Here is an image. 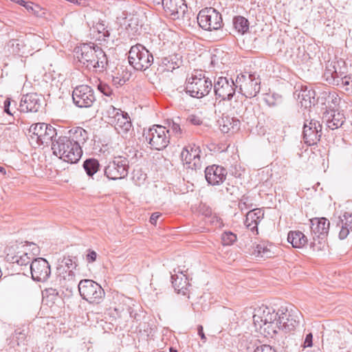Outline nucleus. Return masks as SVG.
Returning a JSON list of instances; mask_svg holds the SVG:
<instances>
[{"label":"nucleus","mask_w":352,"mask_h":352,"mask_svg":"<svg viewBox=\"0 0 352 352\" xmlns=\"http://www.w3.org/2000/svg\"><path fill=\"white\" fill-rule=\"evenodd\" d=\"M75 52L79 67L96 72H102L106 69L108 60L100 47L94 43H83L76 49Z\"/></svg>","instance_id":"obj_1"},{"label":"nucleus","mask_w":352,"mask_h":352,"mask_svg":"<svg viewBox=\"0 0 352 352\" xmlns=\"http://www.w3.org/2000/svg\"><path fill=\"white\" fill-rule=\"evenodd\" d=\"M75 145L71 142L69 137L60 135L55 138L52 143V149L55 155L65 162L71 164L77 163L82 155V151H77Z\"/></svg>","instance_id":"obj_2"},{"label":"nucleus","mask_w":352,"mask_h":352,"mask_svg":"<svg viewBox=\"0 0 352 352\" xmlns=\"http://www.w3.org/2000/svg\"><path fill=\"white\" fill-rule=\"evenodd\" d=\"M278 311L275 312L274 309L270 307L258 309L253 316L254 323L256 327L263 329L265 333L270 336L277 333Z\"/></svg>","instance_id":"obj_3"},{"label":"nucleus","mask_w":352,"mask_h":352,"mask_svg":"<svg viewBox=\"0 0 352 352\" xmlns=\"http://www.w3.org/2000/svg\"><path fill=\"white\" fill-rule=\"evenodd\" d=\"M29 140L32 144L41 146L52 142L56 138V130L50 124L38 122L32 124L28 131Z\"/></svg>","instance_id":"obj_4"},{"label":"nucleus","mask_w":352,"mask_h":352,"mask_svg":"<svg viewBox=\"0 0 352 352\" xmlns=\"http://www.w3.org/2000/svg\"><path fill=\"white\" fill-rule=\"evenodd\" d=\"M212 88V82L209 78L199 74L192 75L186 82V92L191 97L201 98L207 96Z\"/></svg>","instance_id":"obj_5"},{"label":"nucleus","mask_w":352,"mask_h":352,"mask_svg":"<svg viewBox=\"0 0 352 352\" xmlns=\"http://www.w3.org/2000/svg\"><path fill=\"white\" fill-rule=\"evenodd\" d=\"M129 62L136 70L144 71L153 63V54L142 45L132 46L129 52Z\"/></svg>","instance_id":"obj_6"},{"label":"nucleus","mask_w":352,"mask_h":352,"mask_svg":"<svg viewBox=\"0 0 352 352\" xmlns=\"http://www.w3.org/2000/svg\"><path fill=\"white\" fill-rule=\"evenodd\" d=\"M152 149L161 151L170 143L169 130L162 125L155 124L143 133Z\"/></svg>","instance_id":"obj_7"},{"label":"nucleus","mask_w":352,"mask_h":352,"mask_svg":"<svg viewBox=\"0 0 352 352\" xmlns=\"http://www.w3.org/2000/svg\"><path fill=\"white\" fill-rule=\"evenodd\" d=\"M236 91L247 98L257 96L261 89V79L256 77L254 74H239L235 80Z\"/></svg>","instance_id":"obj_8"},{"label":"nucleus","mask_w":352,"mask_h":352,"mask_svg":"<svg viewBox=\"0 0 352 352\" xmlns=\"http://www.w3.org/2000/svg\"><path fill=\"white\" fill-rule=\"evenodd\" d=\"M80 296L89 303L99 304L104 296L102 287L90 279H83L78 283Z\"/></svg>","instance_id":"obj_9"},{"label":"nucleus","mask_w":352,"mask_h":352,"mask_svg":"<svg viewBox=\"0 0 352 352\" xmlns=\"http://www.w3.org/2000/svg\"><path fill=\"white\" fill-rule=\"evenodd\" d=\"M236 83L232 78L219 76L214 78L212 87L216 99L230 101L236 91Z\"/></svg>","instance_id":"obj_10"},{"label":"nucleus","mask_w":352,"mask_h":352,"mask_svg":"<svg viewBox=\"0 0 352 352\" xmlns=\"http://www.w3.org/2000/svg\"><path fill=\"white\" fill-rule=\"evenodd\" d=\"M129 169V161L128 158L118 155L113 157L104 167V174L109 179H122L128 175Z\"/></svg>","instance_id":"obj_11"},{"label":"nucleus","mask_w":352,"mask_h":352,"mask_svg":"<svg viewBox=\"0 0 352 352\" xmlns=\"http://www.w3.org/2000/svg\"><path fill=\"white\" fill-rule=\"evenodd\" d=\"M300 316L296 308L288 309L287 307H281L278 309V330H283L285 333L294 330L299 324Z\"/></svg>","instance_id":"obj_12"},{"label":"nucleus","mask_w":352,"mask_h":352,"mask_svg":"<svg viewBox=\"0 0 352 352\" xmlns=\"http://www.w3.org/2000/svg\"><path fill=\"white\" fill-rule=\"evenodd\" d=\"M199 26L205 30H218L222 28L221 14L213 8H206L199 11L197 16Z\"/></svg>","instance_id":"obj_13"},{"label":"nucleus","mask_w":352,"mask_h":352,"mask_svg":"<svg viewBox=\"0 0 352 352\" xmlns=\"http://www.w3.org/2000/svg\"><path fill=\"white\" fill-rule=\"evenodd\" d=\"M72 99L80 108L91 107L96 100L94 89L85 85L77 86L73 90Z\"/></svg>","instance_id":"obj_14"},{"label":"nucleus","mask_w":352,"mask_h":352,"mask_svg":"<svg viewBox=\"0 0 352 352\" xmlns=\"http://www.w3.org/2000/svg\"><path fill=\"white\" fill-rule=\"evenodd\" d=\"M30 269L32 279L38 282L47 280L51 274L50 265L43 258H34L30 265Z\"/></svg>","instance_id":"obj_15"},{"label":"nucleus","mask_w":352,"mask_h":352,"mask_svg":"<svg viewBox=\"0 0 352 352\" xmlns=\"http://www.w3.org/2000/svg\"><path fill=\"white\" fill-rule=\"evenodd\" d=\"M7 261L16 263L19 266L27 267L34 260L29 254L23 250V246H11L6 249Z\"/></svg>","instance_id":"obj_16"},{"label":"nucleus","mask_w":352,"mask_h":352,"mask_svg":"<svg viewBox=\"0 0 352 352\" xmlns=\"http://www.w3.org/2000/svg\"><path fill=\"white\" fill-rule=\"evenodd\" d=\"M77 278L74 271H66L63 269L56 270L55 282L60 287L65 289L70 293H72L76 287H78Z\"/></svg>","instance_id":"obj_17"},{"label":"nucleus","mask_w":352,"mask_h":352,"mask_svg":"<svg viewBox=\"0 0 352 352\" xmlns=\"http://www.w3.org/2000/svg\"><path fill=\"white\" fill-rule=\"evenodd\" d=\"M322 135V126L318 121L311 120L309 124L305 123L303 140L309 146L316 144Z\"/></svg>","instance_id":"obj_18"},{"label":"nucleus","mask_w":352,"mask_h":352,"mask_svg":"<svg viewBox=\"0 0 352 352\" xmlns=\"http://www.w3.org/2000/svg\"><path fill=\"white\" fill-rule=\"evenodd\" d=\"M227 170L218 165H212L206 168L205 177L208 184L212 186L219 185L226 179Z\"/></svg>","instance_id":"obj_19"},{"label":"nucleus","mask_w":352,"mask_h":352,"mask_svg":"<svg viewBox=\"0 0 352 352\" xmlns=\"http://www.w3.org/2000/svg\"><path fill=\"white\" fill-rule=\"evenodd\" d=\"M311 230L314 234V239L315 237L324 239L327 237L330 226L329 221L324 218H313L310 220Z\"/></svg>","instance_id":"obj_20"},{"label":"nucleus","mask_w":352,"mask_h":352,"mask_svg":"<svg viewBox=\"0 0 352 352\" xmlns=\"http://www.w3.org/2000/svg\"><path fill=\"white\" fill-rule=\"evenodd\" d=\"M322 120L329 129L334 130L342 126L345 122V117L343 113L335 109H330L324 112Z\"/></svg>","instance_id":"obj_21"},{"label":"nucleus","mask_w":352,"mask_h":352,"mask_svg":"<svg viewBox=\"0 0 352 352\" xmlns=\"http://www.w3.org/2000/svg\"><path fill=\"white\" fill-rule=\"evenodd\" d=\"M41 107L40 100L35 94H30L23 96L19 104L21 112H37Z\"/></svg>","instance_id":"obj_22"},{"label":"nucleus","mask_w":352,"mask_h":352,"mask_svg":"<svg viewBox=\"0 0 352 352\" xmlns=\"http://www.w3.org/2000/svg\"><path fill=\"white\" fill-rule=\"evenodd\" d=\"M111 125L114 126L117 132L122 136L126 135L132 128L131 119L125 112L120 113L116 120H111Z\"/></svg>","instance_id":"obj_23"},{"label":"nucleus","mask_w":352,"mask_h":352,"mask_svg":"<svg viewBox=\"0 0 352 352\" xmlns=\"http://www.w3.org/2000/svg\"><path fill=\"white\" fill-rule=\"evenodd\" d=\"M296 94L301 106L305 109L311 107L312 104H314L316 93L310 87L301 86L300 91H296Z\"/></svg>","instance_id":"obj_24"},{"label":"nucleus","mask_w":352,"mask_h":352,"mask_svg":"<svg viewBox=\"0 0 352 352\" xmlns=\"http://www.w3.org/2000/svg\"><path fill=\"white\" fill-rule=\"evenodd\" d=\"M71 142L77 148V151H82V145H83L88 140V133L82 127H75L70 129L68 132Z\"/></svg>","instance_id":"obj_25"},{"label":"nucleus","mask_w":352,"mask_h":352,"mask_svg":"<svg viewBox=\"0 0 352 352\" xmlns=\"http://www.w3.org/2000/svg\"><path fill=\"white\" fill-rule=\"evenodd\" d=\"M337 226L340 228L338 235L340 239H346L350 232H352V212H344L341 214Z\"/></svg>","instance_id":"obj_26"},{"label":"nucleus","mask_w":352,"mask_h":352,"mask_svg":"<svg viewBox=\"0 0 352 352\" xmlns=\"http://www.w3.org/2000/svg\"><path fill=\"white\" fill-rule=\"evenodd\" d=\"M167 14L173 18L178 17L179 12H184V0H163L161 3Z\"/></svg>","instance_id":"obj_27"},{"label":"nucleus","mask_w":352,"mask_h":352,"mask_svg":"<svg viewBox=\"0 0 352 352\" xmlns=\"http://www.w3.org/2000/svg\"><path fill=\"white\" fill-rule=\"evenodd\" d=\"M264 217L263 211L260 208L253 209L246 214L245 226L252 232L258 230V225Z\"/></svg>","instance_id":"obj_28"},{"label":"nucleus","mask_w":352,"mask_h":352,"mask_svg":"<svg viewBox=\"0 0 352 352\" xmlns=\"http://www.w3.org/2000/svg\"><path fill=\"white\" fill-rule=\"evenodd\" d=\"M28 328H17L14 330V333L11 335L10 338L8 340V345L10 347H14L15 346H25L28 343Z\"/></svg>","instance_id":"obj_29"},{"label":"nucleus","mask_w":352,"mask_h":352,"mask_svg":"<svg viewBox=\"0 0 352 352\" xmlns=\"http://www.w3.org/2000/svg\"><path fill=\"white\" fill-rule=\"evenodd\" d=\"M337 65H339V62L331 63V65L327 67L323 77L325 80L330 85L337 86L339 84L340 78L343 75V72L338 71Z\"/></svg>","instance_id":"obj_30"},{"label":"nucleus","mask_w":352,"mask_h":352,"mask_svg":"<svg viewBox=\"0 0 352 352\" xmlns=\"http://www.w3.org/2000/svg\"><path fill=\"white\" fill-rule=\"evenodd\" d=\"M182 64V56L174 54L162 58L160 65L163 67L164 71L173 72L174 69L179 68Z\"/></svg>","instance_id":"obj_31"},{"label":"nucleus","mask_w":352,"mask_h":352,"mask_svg":"<svg viewBox=\"0 0 352 352\" xmlns=\"http://www.w3.org/2000/svg\"><path fill=\"white\" fill-rule=\"evenodd\" d=\"M23 40L25 41V48L28 50L27 54L31 55L33 54V51L40 50V47L43 43V38L34 34H26Z\"/></svg>","instance_id":"obj_32"},{"label":"nucleus","mask_w":352,"mask_h":352,"mask_svg":"<svg viewBox=\"0 0 352 352\" xmlns=\"http://www.w3.org/2000/svg\"><path fill=\"white\" fill-rule=\"evenodd\" d=\"M177 272L179 273L180 275L177 274L171 275L173 286L175 290L177 292V293L185 294L188 285V278L186 275L183 274L182 272H181L179 270Z\"/></svg>","instance_id":"obj_33"},{"label":"nucleus","mask_w":352,"mask_h":352,"mask_svg":"<svg viewBox=\"0 0 352 352\" xmlns=\"http://www.w3.org/2000/svg\"><path fill=\"white\" fill-rule=\"evenodd\" d=\"M320 98L322 100V103L326 105L327 108L329 109V110L334 109L338 106L340 101V97L335 91H323Z\"/></svg>","instance_id":"obj_34"},{"label":"nucleus","mask_w":352,"mask_h":352,"mask_svg":"<svg viewBox=\"0 0 352 352\" xmlns=\"http://www.w3.org/2000/svg\"><path fill=\"white\" fill-rule=\"evenodd\" d=\"M287 241L294 248H300L307 243V236L300 231H290L288 233Z\"/></svg>","instance_id":"obj_35"},{"label":"nucleus","mask_w":352,"mask_h":352,"mask_svg":"<svg viewBox=\"0 0 352 352\" xmlns=\"http://www.w3.org/2000/svg\"><path fill=\"white\" fill-rule=\"evenodd\" d=\"M9 50L14 54L20 56L27 55V49L25 48L23 38L11 39L8 43Z\"/></svg>","instance_id":"obj_36"},{"label":"nucleus","mask_w":352,"mask_h":352,"mask_svg":"<svg viewBox=\"0 0 352 352\" xmlns=\"http://www.w3.org/2000/svg\"><path fill=\"white\" fill-rule=\"evenodd\" d=\"M200 152L199 147L196 145L186 146L183 149L181 153L182 160L184 163L188 165L191 163L190 162L192 159L198 156Z\"/></svg>","instance_id":"obj_37"},{"label":"nucleus","mask_w":352,"mask_h":352,"mask_svg":"<svg viewBox=\"0 0 352 352\" xmlns=\"http://www.w3.org/2000/svg\"><path fill=\"white\" fill-rule=\"evenodd\" d=\"M240 122L237 119L226 117L222 118L220 122V129L224 133H228L230 130H237L239 127Z\"/></svg>","instance_id":"obj_38"},{"label":"nucleus","mask_w":352,"mask_h":352,"mask_svg":"<svg viewBox=\"0 0 352 352\" xmlns=\"http://www.w3.org/2000/svg\"><path fill=\"white\" fill-rule=\"evenodd\" d=\"M83 168L89 177H93L99 170L100 164L98 160L89 158L83 162Z\"/></svg>","instance_id":"obj_39"},{"label":"nucleus","mask_w":352,"mask_h":352,"mask_svg":"<svg viewBox=\"0 0 352 352\" xmlns=\"http://www.w3.org/2000/svg\"><path fill=\"white\" fill-rule=\"evenodd\" d=\"M272 248H273L272 245L268 246L265 243L258 244L254 249V254L256 256L261 258H271L274 256V254L271 250Z\"/></svg>","instance_id":"obj_40"},{"label":"nucleus","mask_w":352,"mask_h":352,"mask_svg":"<svg viewBox=\"0 0 352 352\" xmlns=\"http://www.w3.org/2000/svg\"><path fill=\"white\" fill-rule=\"evenodd\" d=\"M77 266L78 264L76 261H75L72 256H64L60 261H59L56 270H60V268H61L68 271L71 269V270L74 271Z\"/></svg>","instance_id":"obj_41"},{"label":"nucleus","mask_w":352,"mask_h":352,"mask_svg":"<svg viewBox=\"0 0 352 352\" xmlns=\"http://www.w3.org/2000/svg\"><path fill=\"white\" fill-rule=\"evenodd\" d=\"M233 25L234 28L241 34H244L249 30V22L248 19L241 16H235L234 18Z\"/></svg>","instance_id":"obj_42"},{"label":"nucleus","mask_w":352,"mask_h":352,"mask_svg":"<svg viewBox=\"0 0 352 352\" xmlns=\"http://www.w3.org/2000/svg\"><path fill=\"white\" fill-rule=\"evenodd\" d=\"M43 298L47 303L54 304L59 297V293L56 288L47 287L42 292Z\"/></svg>","instance_id":"obj_43"},{"label":"nucleus","mask_w":352,"mask_h":352,"mask_svg":"<svg viewBox=\"0 0 352 352\" xmlns=\"http://www.w3.org/2000/svg\"><path fill=\"white\" fill-rule=\"evenodd\" d=\"M325 341L329 344L338 346L339 348H342L344 345L340 332L336 331L328 333L325 337Z\"/></svg>","instance_id":"obj_44"},{"label":"nucleus","mask_w":352,"mask_h":352,"mask_svg":"<svg viewBox=\"0 0 352 352\" xmlns=\"http://www.w3.org/2000/svg\"><path fill=\"white\" fill-rule=\"evenodd\" d=\"M338 86L343 88L349 94H352V75H342L340 78L339 84Z\"/></svg>","instance_id":"obj_45"},{"label":"nucleus","mask_w":352,"mask_h":352,"mask_svg":"<svg viewBox=\"0 0 352 352\" xmlns=\"http://www.w3.org/2000/svg\"><path fill=\"white\" fill-rule=\"evenodd\" d=\"M120 109H116L112 105H109L107 107L105 112L104 113V116L107 119V122L111 124V120H116L118 118V116L120 113H122Z\"/></svg>","instance_id":"obj_46"},{"label":"nucleus","mask_w":352,"mask_h":352,"mask_svg":"<svg viewBox=\"0 0 352 352\" xmlns=\"http://www.w3.org/2000/svg\"><path fill=\"white\" fill-rule=\"evenodd\" d=\"M94 31H96L99 34L98 39L105 40L106 38L110 36V32L109 30L107 29L104 23H97L96 25L94 27Z\"/></svg>","instance_id":"obj_47"},{"label":"nucleus","mask_w":352,"mask_h":352,"mask_svg":"<svg viewBox=\"0 0 352 352\" xmlns=\"http://www.w3.org/2000/svg\"><path fill=\"white\" fill-rule=\"evenodd\" d=\"M221 241L223 245H231L236 241V235L232 232H224L221 234Z\"/></svg>","instance_id":"obj_48"},{"label":"nucleus","mask_w":352,"mask_h":352,"mask_svg":"<svg viewBox=\"0 0 352 352\" xmlns=\"http://www.w3.org/2000/svg\"><path fill=\"white\" fill-rule=\"evenodd\" d=\"M168 128L169 129L168 130H169V132L171 131L177 137H179L182 134V129H181L180 125L174 121L169 123Z\"/></svg>","instance_id":"obj_49"},{"label":"nucleus","mask_w":352,"mask_h":352,"mask_svg":"<svg viewBox=\"0 0 352 352\" xmlns=\"http://www.w3.org/2000/svg\"><path fill=\"white\" fill-rule=\"evenodd\" d=\"M190 162H191L190 164L187 165L188 168H191L192 170H198L201 169L202 163L200 160L199 154L198 155V156L195 157V158L192 159V160Z\"/></svg>","instance_id":"obj_50"},{"label":"nucleus","mask_w":352,"mask_h":352,"mask_svg":"<svg viewBox=\"0 0 352 352\" xmlns=\"http://www.w3.org/2000/svg\"><path fill=\"white\" fill-rule=\"evenodd\" d=\"M98 90L107 96H110L112 94L111 88L107 84L100 82L98 85Z\"/></svg>","instance_id":"obj_51"},{"label":"nucleus","mask_w":352,"mask_h":352,"mask_svg":"<svg viewBox=\"0 0 352 352\" xmlns=\"http://www.w3.org/2000/svg\"><path fill=\"white\" fill-rule=\"evenodd\" d=\"M98 254L91 249L87 250L85 258L87 263H91L96 261Z\"/></svg>","instance_id":"obj_52"},{"label":"nucleus","mask_w":352,"mask_h":352,"mask_svg":"<svg viewBox=\"0 0 352 352\" xmlns=\"http://www.w3.org/2000/svg\"><path fill=\"white\" fill-rule=\"evenodd\" d=\"M254 352H276V351L270 345L263 344L257 346Z\"/></svg>","instance_id":"obj_53"},{"label":"nucleus","mask_w":352,"mask_h":352,"mask_svg":"<svg viewBox=\"0 0 352 352\" xmlns=\"http://www.w3.org/2000/svg\"><path fill=\"white\" fill-rule=\"evenodd\" d=\"M129 23L128 24L129 28H131L133 32H137L139 30V25L138 23V19L135 17H132L129 20Z\"/></svg>","instance_id":"obj_54"},{"label":"nucleus","mask_w":352,"mask_h":352,"mask_svg":"<svg viewBox=\"0 0 352 352\" xmlns=\"http://www.w3.org/2000/svg\"><path fill=\"white\" fill-rule=\"evenodd\" d=\"M313 345V335L309 333L306 335L304 342L302 345L303 348L311 347Z\"/></svg>","instance_id":"obj_55"},{"label":"nucleus","mask_w":352,"mask_h":352,"mask_svg":"<svg viewBox=\"0 0 352 352\" xmlns=\"http://www.w3.org/2000/svg\"><path fill=\"white\" fill-rule=\"evenodd\" d=\"M124 311H125V306L124 305H119L118 306H116L113 308V311L115 313H111V314L120 318L122 316V313Z\"/></svg>","instance_id":"obj_56"},{"label":"nucleus","mask_w":352,"mask_h":352,"mask_svg":"<svg viewBox=\"0 0 352 352\" xmlns=\"http://www.w3.org/2000/svg\"><path fill=\"white\" fill-rule=\"evenodd\" d=\"M248 202V198L243 197L239 204V208L241 210H243L244 209L250 208V206H252V204L250 206Z\"/></svg>","instance_id":"obj_57"},{"label":"nucleus","mask_w":352,"mask_h":352,"mask_svg":"<svg viewBox=\"0 0 352 352\" xmlns=\"http://www.w3.org/2000/svg\"><path fill=\"white\" fill-rule=\"evenodd\" d=\"M25 8L26 10L32 13H38L39 10V6L38 5L34 6L32 3H28L27 5H25Z\"/></svg>","instance_id":"obj_58"},{"label":"nucleus","mask_w":352,"mask_h":352,"mask_svg":"<svg viewBox=\"0 0 352 352\" xmlns=\"http://www.w3.org/2000/svg\"><path fill=\"white\" fill-rule=\"evenodd\" d=\"M188 120L190 123L194 125H200L202 123L201 119L195 115L190 116L188 118Z\"/></svg>","instance_id":"obj_59"},{"label":"nucleus","mask_w":352,"mask_h":352,"mask_svg":"<svg viewBox=\"0 0 352 352\" xmlns=\"http://www.w3.org/2000/svg\"><path fill=\"white\" fill-rule=\"evenodd\" d=\"M200 211L203 215L206 217H210L212 215V209L205 205L202 206L200 208Z\"/></svg>","instance_id":"obj_60"},{"label":"nucleus","mask_w":352,"mask_h":352,"mask_svg":"<svg viewBox=\"0 0 352 352\" xmlns=\"http://www.w3.org/2000/svg\"><path fill=\"white\" fill-rule=\"evenodd\" d=\"M112 82L113 85L118 86L124 85L126 80L124 78H120L119 76H113Z\"/></svg>","instance_id":"obj_61"},{"label":"nucleus","mask_w":352,"mask_h":352,"mask_svg":"<svg viewBox=\"0 0 352 352\" xmlns=\"http://www.w3.org/2000/svg\"><path fill=\"white\" fill-rule=\"evenodd\" d=\"M162 216L160 212H153L150 217V223L153 225H156L157 219Z\"/></svg>","instance_id":"obj_62"},{"label":"nucleus","mask_w":352,"mask_h":352,"mask_svg":"<svg viewBox=\"0 0 352 352\" xmlns=\"http://www.w3.org/2000/svg\"><path fill=\"white\" fill-rule=\"evenodd\" d=\"M197 331H198V335L200 336L202 342L204 343H205L207 340V338L204 333V328H203L202 325H198Z\"/></svg>","instance_id":"obj_63"},{"label":"nucleus","mask_w":352,"mask_h":352,"mask_svg":"<svg viewBox=\"0 0 352 352\" xmlns=\"http://www.w3.org/2000/svg\"><path fill=\"white\" fill-rule=\"evenodd\" d=\"M3 105H4V111L9 115H12V113L10 111V98H8L6 99V100L4 101Z\"/></svg>","instance_id":"obj_64"}]
</instances>
